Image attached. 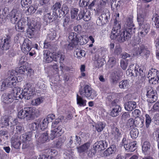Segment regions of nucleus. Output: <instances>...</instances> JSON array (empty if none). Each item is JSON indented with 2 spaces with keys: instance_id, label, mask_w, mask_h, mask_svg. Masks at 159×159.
<instances>
[{
  "instance_id": "nucleus-35",
  "label": "nucleus",
  "mask_w": 159,
  "mask_h": 159,
  "mask_svg": "<svg viewBox=\"0 0 159 159\" xmlns=\"http://www.w3.org/2000/svg\"><path fill=\"white\" fill-rule=\"evenodd\" d=\"M9 118L7 116H3L1 119V126L2 127H4L9 125Z\"/></svg>"
},
{
  "instance_id": "nucleus-33",
  "label": "nucleus",
  "mask_w": 159,
  "mask_h": 159,
  "mask_svg": "<svg viewBox=\"0 0 159 159\" xmlns=\"http://www.w3.org/2000/svg\"><path fill=\"white\" fill-rule=\"evenodd\" d=\"M81 96L77 94V103L80 107L84 106L86 105V101L83 99Z\"/></svg>"
},
{
  "instance_id": "nucleus-56",
  "label": "nucleus",
  "mask_w": 159,
  "mask_h": 159,
  "mask_svg": "<svg viewBox=\"0 0 159 159\" xmlns=\"http://www.w3.org/2000/svg\"><path fill=\"white\" fill-rule=\"evenodd\" d=\"M127 60H121L120 61V66L124 70L126 69L127 67Z\"/></svg>"
},
{
  "instance_id": "nucleus-8",
  "label": "nucleus",
  "mask_w": 159,
  "mask_h": 159,
  "mask_svg": "<svg viewBox=\"0 0 159 159\" xmlns=\"http://www.w3.org/2000/svg\"><path fill=\"white\" fill-rule=\"evenodd\" d=\"M91 18L90 13L85 10L84 8L82 7L80 10V13L77 17L76 20H79L83 19L84 21H88Z\"/></svg>"
},
{
  "instance_id": "nucleus-31",
  "label": "nucleus",
  "mask_w": 159,
  "mask_h": 159,
  "mask_svg": "<svg viewBox=\"0 0 159 159\" xmlns=\"http://www.w3.org/2000/svg\"><path fill=\"white\" fill-rule=\"evenodd\" d=\"M110 16V12L107 10L103 11L99 16L104 22L107 23L108 22V19Z\"/></svg>"
},
{
  "instance_id": "nucleus-21",
  "label": "nucleus",
  "mask_w": 159,
  "mask_h": 159,
  "mask_svg": "<svg viewBox=\"0 0 159 159\" xmlns=\"http://www.w3.org/2000/svg\"><path fill=\"white\" fill-rule=\"evenodd\" d=\"M56 31L53 30L52 31H50L48 34L47 39L44 43V47L45 48H47L48 47V45L49 44L48 43L49 41L53 40L56 36Z\"/></svg>"
},
{
  "instance_id": "nucleus-38",
  "label": "nucleus",
  "mask_w": 159,
  "mask_h": 159,
  "mask_svg": "<svg viewBox=\"0 0 159 159\" xmlns=\"http://www.w3.org/2000/svg\"><path fill=\"white\" fill-rule=\"evenodd\" d=\"M106 125L102 122H99L95 125L96 130L98 132H102L104 128Z\"/></svg>"
},
{
  "instance_id": "nucleus-4",
  "label": "nucleus",
  "mask_w": 159,
  "mask_h": 159,
  "mask_svg": "<svg viewBox=\"0 0 159 159\" xmlns=\"http://www.w3.org/2000/svg\"><path fill=\"white\" fill-rule=\"evenodd\" d=\"M145 17V16L143 14H139L138 15L137 20L140 26L139 31H141L142 32L146 31L147 34L149 29V25L144 20Z\"/></svg>"
},
{
  "instance_id": "nucleus-63",
  "label": "nucleus",
  "mask_w": 159,
  "mask_h": 159,
  "mask_svg": "<svg viewBox=\"0 0 159 159\" xmlns=\"http://www.w3.org/2000/svg\"><path fill=\"white\" fill-rule=\"evenodd\" d=\"M146 125L147 128H148L151 121V119L150 116L148 114L145 115Z\"/></svg>"
},
{
  "instance_id": "nucleus-23",
  "label": "nucleus",
  "mask_w": 159,
  "mask_h": 159,
  "mask_svg": "<svg viewBox=\"0 0 159 159\" xmlns=\"http://www.w3.org/2000/svg\"><path fill=\"white\" fill-rule=\"evenodd\" d=\"M136 107V103L134 101H129L125 104V109L128 111L133 110Z\"/></svg>"
},
{
  "instance_id": "nucleus-29",
  "label": "nucleus",
  "mask_w": 159,
  "mask_h": 159,
  "mask_svg": "<svg viewBox=\"0 0 159 159\" xmlns=\"http://www.w3.org/2000/svg\"><path fill=\"white\" fill-rule=\"evenodd\" d=\"M116 147L115 145H113L108 148L104 152V155L105 156H108L114 153L116 151Z\"/></svg>"
},
{
  "instance_id": "nucleus-62",
  "label": "nucleus",
  "mask_w": 159,
  "mask_h": 159,
  "mask_svg": "<svg viewBox=\"0 0 159 159\" xmlns=\"http://www.w3.org/2000/svg\"><path fill=\"white\" fill-rule=\"evenodd\" d=\"M36 11L35 8L32 6H30L26 11V13L28 14H31L34 13Z\"/></svg>"
},
{
  "instance_id": "nucleus-7",
  "label": "nucleus",
  "mask_w": 159,
  "mask_h": 159,
  "mask_svg": "<svg viewBox=\"0 0 159 159\" xmlns=\"http://www.w3.org/2000/svg\"><path fill=\"white\" fill-rule=\"evenodd\" d=\"M125 26L126 27V30L124 31L127 32L128 34H129V38L130 37L131 34L135 32V28L133 23V20L130 18H128L126 20Z\"/></svg>"
},
{
  "instance_id": "nucleus-22",
  "label": "nucleus",
  "mask_w": 159,
  "mask_h": 159,
  "mask_svg": "<svg viewBox=\"0 0 159 159\" xmlns=\"http://www.w3.org/2000/svg\"><path fill=\"white\" fill-rule=\"evenodd\" d=\"M61 5L59 2H56L53 5L52 9L53 11V13H55L57 14V16L59 17L60 13H62L61 11Z\"/></svg>"
},
{
  "instance_id": "nucleus-1",
  "label": "nucleus",
  "mask_w": 159,
  "mask_h": 159,
  "mask_svg": "<svg viewBox=\"0 0 159 159\" xmlns=\"http://www.w3.org/2000/svg\"><path fill=\"white\" fill-rule=\"evenodd\" d=\"M121 26L119 23H115L112 30L110 38L112 39L116 40L120 42H123L129 39V34L123 31L121 34Z\"/></svg>"
},
{
  "instance_id": "nucleus-19",
  "label": "nucleus",
  "mask_w": 159,
  "mask_h": 159,
  "mask_svg": "<svg viewBox=\"0 0 159 159\" xmlns=\"http://www.w3.org/2000/svg\"><path fill=\"white\" fill-rule=\"evenodd\" d=\"M20 14L16 10H13L11 13V21L13 24H16L19 20H20Z\"/></svg>"
},
{
  "instance_id": "nucleus-14",
  "label": "nucleus",
  "mask_w": 159,
  "mask_h": 159,
  "mask_svg": "<svg viewBox=\"0 0 159 159\" xmlns=\"http://www.w3.org/2000/svg\"><path fill=\"white\" fill-rule=\"evenodd\" d=\"M35 137L37 139V141L40 143H45L48 139V133L46 132L37 133Z\"/></svg>"
},
{
  "instance_id": "nucleus-13",
  "label": "nucleus",
  "mask_w": 159,
  "mask_h": 159,
  "mask_svg": "<svg viewBox=\"0 0 159 159\" xmlns=\"http://www.w3.org/2000/svg\"><path fill=\"white\" fill-rule=\"evenodd\" d=\"M58 16L57 14L55 13H53L52 15L50 13H48L45 14L43 16L44 22L47 25L48 24L55 20Z\"/></svg>"
},
{
  "instance_id": "nucleus-17",
  "label": "nucleus",
  "mask_w": 159,
  "mask_h": 159,
  "mask_svg": "<svg viewBox=\"0 0 159 159\" xmlns=\"http://www.w3.org/2000/svg\"><path fill=\"white\" fill-rule=\"evenodd\" d=\"M11 93L13 94L15 99L17 100L18 98L21 99L24 98L22 90L19 87L17 86L14 88Z\"/></svg>"
},
{
  "instance_id": "nucleus-42",
  "label": "nucleus",
  "mask_w": 159,
  "mask_h": 159,
  "mask_svg": "<svg viewBox=\"0 0 159 159\" xmlns=\"http://www.w3.org/2000/svg\"><path fill=\"white\" fill-rule=\"evenodd\" d=\"M54 129L58 134V136H61L64 132L63 127L61 125L55 128Z\"/></svg>"
},
{
  "instance_id": "nucleus-5",
  "label": "nucleus",
  "mask_w": 159,
  "mask_h": 159,
  "mask_svg": "<svg viewBox=\"0 0 159 159\" xmlns=\"http://www.w3.org/2000/svg\"><path fill=\"white\" fill-rule=\"evenodd\" d=\"M24 87L23 91L24 92V97L25 99H29L35 94L34 88L30 84L27 83Z\"/></svg>"
},
{
  "instance_id": "nucleus-51",
  "label": "nucleus",
  "mask_w": 159,
  "mask_h": 159,
  "mask_svg": "<svg viewBox=\"0 0 159 159\" xmlns=\"http://www.w3.org/2000/svg\"><path fill=\"white\" fill-rule=\"evenodd\" d=\"M154 76L153 77L149 78L148 81L149 83L152 84H156L159 82V77Z\"/></svg>"
},
{
  "instance_id": "nucleus-41",
  "label": "nucleus",
  "mask_w": 159,
  "mask_h": 159,
  "mask_svg": "<svg viewBox=\"0 0 159 159\" xmlns=\"http://www.w3.org/2000/svg\"><path fill=\"white\" fill-rule=\"evenodd\" d=\"M24 130V128L21 125H16V132L14 135L16 134L17 136H20V134L23 132Z\"/></svg>"
},
{
  "instance_id": "nucleus-64",
  "label": "nucleus",
  "mask_w": 159,
  "mask_h": 159,
  "mask_svg": "<svg viewBox=\"0 0 159 159\" xmlns=\"http://www.w3.org/2000/svg\"><path fill=\"white\" fill-rule=\"evenodd\" d=\"M31 2V0H21V4L23 7H25L30 4Z\"/></svg>"
},
{
  "instance_id": "nucleus-30",
  "label": "nucleus",
  "mask_w": 159,
  "mask_h": 159,
  "mask_svg": "<svg viewBox=\"0 0 159 159\" xmlns=\"http://www.w3.org/2000/svg\"><path fill=\"white\" fill-rule=\"evenodd\" d=\"M150 144L148 141H146L144 142L142 145V148L143 152L146 154L149 152L150 149Z\"/></svg>"
},
{
  "instance_id": "nucleus-25",
  "label": "nucleus",
  "mask_w": 159,
  "mask_h": 159,
  "mask_svg": "<svg viewBox=\"0 0 159 159\" xmlns=\"http://www.w3.org/2000/svg\"><path fill=\"white\" fill-rule=\"evenodd\" d=\"M25 24V22H23L22 20H19L15 26L16 30L19 32L23 31Z\"/></svg>"
},
{
  "instance_id": "nucleus-50",
  "label": "nucleus",
  "mask_w": 159,
  "mask_h": 159,
  "mask_svg": "<svg viewBox=\"0 0 159 159\" xmlns=\"http://www.w3.org/2000/svg\"><path fill=\"white\" fill-rule=\"evenodd\" d=\"M39 121L37 120V122H34L29 125V128L31 130H35L38 127Z\"/></svg>"
},
{
  "instance_id": "nucleus-40",
  "label": "nucleus",
  "mask_w": 159,
  "mask_h": 159,
  "mask_svg": "<svg viewBox=\"0 0 159 159\" xmlns=\"http://www.w3.org/2000/svg\"><path fill=\"white\" fill-rule=\"evenodd\" d=\"M111 134L115 138L118 139L121 136V134L119 129L116 128L113 130Z\"/></svg>"
},
{
  "instance_id": "nucleus-60",
  "label": "nucleus",
  "mask_w": 159,
  "mask_h": 159,
  "mask_svg": "<svg viewBox=\"0 0 159 159\" xmlns=\"http://www.w3.org/2000/svg\"><path fill=\"white\" fill-rule=\"evenodd\" d=\"M111 98L112 97L110 95L107 96V100L109 102V103H110L112 106H115L116 105H117L116 104L117 100H114L112 101L111 100Z\"/></svg>"
},
{
  "instance_id": "nucleus-61",
  "label": "nucleus",
  "mask_w": 159,
  "mask_h": 159,
  "mask_svg": "<svg viewBox=\"0 0 159 159\" xmlns=\"http://www.w3.org/2000/svg\"><path fill=\"white\" fill-rule=\"evenodd\" d=\"M70 20L69 16H65L64 17L63 22V26L64 27L66 28V26L68 25Z\"/></svg>"
},
{
  "instance_id": "nucleus-58",
  "label": "nucleus",
  "mask_w": 159,
  "mask_h": 159,
  "mask_svg": "<svg viewBox=\"0 0 159 159\" xmlns=\"http://www.w3.org/2000/svg\"><path fill=\"white\" fill-rule=\"evenodd\" d=\"M143 49L142 50L141 55L146 56H147L150 54V52L149 50L147 48H146L144 46H142Z\"/></svg>"
},
{
  "instance_id": "nucleus-47",
  "label": "nucleus",
  "mask_w": 159,
  "mask_h": 159,
  "mask_svg": "<svg viewBox=\"0 0 159 159\" xmlns=\"http://www.w3.org/2000/svg\"><path fill=\"white\" fill-rule=\"evenodd\" d=\"M61 10L62 11V13H60V17H61L64 14H67L69 11L68 7L66 5H63L61 8Z\"/></svg>"
},
{
  "instance_id": "nucleus-34",
  "label": "nucleus",
  "mask_w": 159,
  "mask_h": 159,
  "mask_svg": "<svg viewBox=\"0 0 159 159\" xmlns=\"http://www.w3.org/2000/svg\"><path fill=\"white\" fill-rule=\"evenodd\" d=\"M74 55L75 57L77 58H81L85 55V52L84 51L77 48L74 51Z\"/></svg>"
},
{
  "instance_id": "nucleus-10",
  "label": "nucleus",
  "mask_w": 159,
  "mask_h": 159,
  "mask_svg": "<svg viewBox=\"0 0 159 159\" xmlns=\"http://www.w3.org/2000/svg\"><path fill=\"white\" fill-rule=\"evenodd\" d=\"M108 146V143L105 140H101L95 143L93 145L95 151H100L104 150Z\"/></svg>"
},
{
  "instance_id": "nucleus-53",
  "label": "nucleus",
  "mask_w": 159,
  "mask_h": 159,
  "mask_svg": "<svg viewBox=\"0 0 159 159\" xmlns=\"http://www.w3.org/2000/svg\"><path fill=\"white\" fill-rule=\"evenodd\" d=\"M26 71H27L26 67L24 66H21L16 69V71L20 74H24Z\"/></svg>"
},
{
  "instance_id": "nucleus-39",
  "label": "nucleus",
  "mask_w": 159,
  "mask_h": 159,
  "mask_svg": "<svg viewBox=\"0 0 159 159\" xmlns=\"http://www.w3.org/2000/svg\"><path fill=\"white\" fill-rule=\"evenodd\" d=\"M121 2V0H113L111 5V7L113 9L117 10Z\"/></svg>"
},
{
  "instance_id": "nucleus-9",
  "label": "nucleus",
  "mask_w": 159,
  "mask_h": 159,
  "mask_svg": "<svg viewBox=\"0 0 159 159\" xmlns=\"http://www.w3.org/2000/svg\"><path fill=\"white\" fill-rule=\"evenodd\" d=\"M53 60L57 61V57L55 55L47 50L43 51V61L47 63L51 62Z\"/></svg>"
},
{
  "instance_id": "nucleus-54",
  "label": "nucleus",
  "mask_w": 159,
  "mask_h": 159,
  "mask_svg": "<svg viewBox=\"0 0 159 159\" xmlns=\"http://www.w3.org/2000/svg\"><path fill=\"white\" fill-rule=\"evenodd\" d=\"M24 142L22 146V149L30 148H32L33 145L30 142L25 141Z\"/></svg>"
},
{
  "instance_id": "nucleus-43",
  "label": "nucleus",
  "mask_w": 159,
  "mask_h": 159,
  "mask_svg": "<svg viewBox=\"0 0 159 159\" xmlns=\"http://www.w3.org/2000/svg\"><path fill=\"white\" fill-rule=\"evenodd\" d=\"M25 111V108H24L19 111L18 114V118L20 119H24L25 118L26 119Z\"/></svg>"
},
{
  "instance_id": "nucleus-44",
  "label": "nucleus",
  "mask_w": 159,
  "mask_h": 159,
  "mask_svg": "<svg viewBox=\"0 0 159 159\" xmlns=\"http://www.w3.org/2000/svg\"><path fill=\"white\" fill-rule=\"evenodd\" d=\"M78 11V9L76 8H72L70 11L71 18H75L77 16Z\"/></svg>"
},
{
  "instance_id": "nucleus-46",
  "label": "nucleus",
  "mask_w": 159,
  "mask_h": 159,
  "mask_svg": "<svg viewBox=\"0 0 159 159\" xmlns=\"http://www.w3.org/2000/svg\"><path fill=\"white\" fill-rule=\"evenodd\" d=\"M139 132L138 130L136 128H133L130 132V135L133 139L136 138L138 135Z\"/></svg>"
},
{
  "instance_id": "nucleus-52",
  "label": "nucleus",
  "mask_w": 159,
  "mask_h": 159,
  "mask_svg": "<svg viewBox=\"0 0 159 159\" xmlns=\"http://www.w3.org/2000/svg\"><path fill=\"white\" fill-rule=\"evenodd\" d=\"M43 101V99L42 98H39L32 100L31 103L33 105L38 106L42 103Z\"/></svg>"
},
{
  "instance_id": "nucleus-48",
  "label": "nucleus",
  "mask_w": 159,
  "mask_h": 159,
  "mask_svg": "<svg viewBox=\"0 0 159 159\" xmlns=\"http://www.w3.org/2000/svg\"><path fill=\"white\" fill-rule=\"evenodd\" d=\"M142 49H143L142 46L138 48H134L133 50L134 55L136 56H139L141 55Z\"/></svg>"
},
{
  "instance_id": "nucleus-36",
  "label": "nucleus",
  "mask_w": 159,
  "mask_h": 159,
  "mask_svg": "<svg viewBox=\"0 0 159 159\" xmlns=\"http://www.w3.org/2000/svg\"><path fill=\"white\" fill-rule=\"evenodd\" d=\"M38 120H39V125L40 127L41 130H44L47 127L49 123L47 119L44 118L42 121H41L39 119Z\"/></svg>"
},
{
  "instance_id": "nucleus-20",
  "label": "nucleus",
  "mask_w": 159,
  "mask_h": 159,
  "mask_svg": "<svg viewBox=\"0 0 159 159\" xmlns=\"http://www.w3.org/2000/svg\"><path fill=\"white\" fill-rule=\"evenodd\" d=\"M10 37H7L1 39V49L3 50H7L9 49L10 47Z\"/></svg>"
},
{
  "instance_id": "nucleus-16",
  "label": "nucleus",
  "mask_w": 159,
  "mask_h": 159,
  "mask_svg": "<svg viewBox=\"0 0 159 159\" xmlns=\"http://www.w3.org/2000/svg\"><path fill=\"white\" fill-rule=\"evenodd\" d=\"M20 77L19 76L17 78L16 77L12 76L8 77L5 79L7 87H12L16 85L17 83L19 82L18 79Z\"/></svg>"
},
{
  "instance_id": "nucleus-2",
  "label": "nucleus",
  "mask_w": 159,
  "mask_h": 159,
  "mask_svg": "<svg viewBox=\"0 0 159 159\" xmlns=\"http://www.w3.org/2000/svg\"><path fill=\"white\" fill-rule=\"evenodd\" d=\"M79 92L83 98H86L89 99H94L97 96L96 92L88 85H85L83 89H80Z\"/></svg>"
},
{
  "instance_id": "nucleus-57",
  "label": "nucleus",
  "mask_w": 159,
  "mask_h": 159,
  "mask_svg": "<svg viewBox=\"0 0 159 159\" xmlns=\"http://www.w3.org/2000/svg\"><path fill=\"white\" fill-rule=\"evenodd\" d=\"M137 143L136 141H134L130 143L129 151L133 152L134 151L137 147Z\"/></svg>"
},
{
  "instance_id": "nucleus-55",
  "label": "nucleus",
  "mask_w": 159,
  "mask_h": 159,
  "mask_svg": "<svg viewBox=\"0 0 159 159\" xmlns=\"http://www.w3.org/2000/svg\"><path fill=\"white\" fill-rule=\"evenodd\" d=\"M31 139V134H25L22 135L21 138V140L23 142H30Z\"/></svg>"
},
{
  "instance_id": "nucleus-37",
  "label": "nucleus",
  "mask_w": 159,
  "mask_h": 159,
  "mask_svg": "<svg viewBox=\"0 0 159 159\" xmlns=\"http://www.w3.org/2000/svg\"><path fill=\"white\" fill-rule=\"evenodd\" d=\"M144 120L139 117L136 118L135 119L134 125L137 127H142L143 125Z\"/></svg>"
},
{
  "instance_id": "nucleus-18",
  "label": "nucleus",
  "mask_w": 159,
  "mask_h": 159,
  "mask_svg": "<svg viewBox=\"0 0 159 159\" xmlns=\"http://www.w3.org/2000/svg\"><path fill=\"white\" fill-rule=\"evenodd\" d=\"M14 99H15L14 96L11 93L9 94L4 93L2 94L1 97L2 101L6 104L12 102Z\"/></svg>"
},
{
  "instance_id": "nucleus-49",
  "label": "nucleus",
  "mask_w": 159,
  "mask_h": 159,
  "mask_svg": "<svg viewBox=\"0 0 159 159\" xmlns=\"http://www.w3.org/2000/svg\"><path fill=\"white\" fill-rule=\"evenodd\" d=\"M8 87L7 86L5 79L2 80L0 81V91H3Z\"/></svg>"
},
{
  "instance_id": "nucleus-27",
  "label": "nucleus",
  "mask_w": 159,
  "mask_h": 159,
  "mask_svg": "<svg viewBox=\"0 0 159 159\" xmlns=\"http://www.w3.org/2000/svg\"><path fill=\"white\" fill-rule=\"evenodd\" d=\"M90 146V145L89 143H87L79 147H77V148L78 152L81 153L87 151L89 148Z\"/></svg>"
},
{
  "instance_id": "nucleus-6",
  "label": "nucleus",
  "mask_w": 159,
  "mask_h": 159,
  "mask_svg": "<svg viewBox=\"0 0 159 159\" xmlns=\"http://www.w3.org/2000/svg\"><path fill=\"white\" fill-rule=\"evenodd\" d=\"M25 108L27 120L32 119L39 115L40 111L38 109L32 107H25Z\"/></svg>"
},
{
  "instance_id": "nucleus-24",
  "label": "nucleus",
  "mask_w": 159,
  "mask_h": 159,
  "mask_svg": "<svg viewBox=\"0 0 159 159\" xmlns=\"http://www.w3.org/2000/svg\"><path fill=\"white\" fill-rule=\"evenodd\" d=\"M121 111V108L120 106L116 105L112 108L110 113V115L112 116L116 117L119 114V113Z\"/></svg>"
},
{
  "instance_id": "nucleus-3",
  "label": "nucleus",
  "mask_w": 159,
  "mask_h": 159,
  "mask_svg": "<svg viewBox=\"0 0 159 159\" xmlns=\"http://www.w3.org/2000/svg\"><path fill=\"white\" fill-rule=\"evenodd\" d=\"M79 40L78 35L76 33L73 32L70 33L67 39L69 43L65 45V48L67 50H71L74 48H76Z\"/></svg>"
},
{
  "instance_id": "nucleus-26",
  "label": "nucleus",
  "mask_w": 159,
  "mask_h": 159,
  "mask_svg": "<svg viewBox=\"0 0 159 159\" xmlns=\"http://www.w3.org/2000/svg\"><path fill=\"white\" fill-rule=\"evenodd\" d=\"M133 72V75L134 76H139L142 77H143L144 75L143 72V70L139 68V66L137 65H135Z\"/></svg>"
},
{
  "instance_id": "nucleus-32",
  "label": "nucleus",
  "mask_w": 159,
  "mask_h": 159,
  "mask_svg": "<svg viewBox=\"0 0 159 159\" xmlns=\"http://www.w3.org/2000/svg\"><path fill=\"white\" fill-rule=\"evenodd\" d=\"M66 140V137L62 136L58 139L55 143L56 147L57 148H61Z\"/></svg>"
},
{
  "instance_id": "nucleus-12",
  "label": "nucleus",
  "mask_w": 159,
  "mask_h": 159,
  "mask_svg": "<svg viewBox=\"0 0 159 159\" xmlns=\"http://www.w3.org/2000/svg\"><path fill=\"white\" fill-rule=\"evenodd\" d=\"M21 136L13 135L11 139V146L16 149H19L21 145Z\"/></svg>"
},
{
  "instance_id": "nucleus-15",
  "label": "nucleus",
  "mask_w": 159,
  "mask_h": 159,
  "mask_svg": "<svg viewBox=\"0 0 159 159\" xmlns=\"http://www.w3.org/2000/svg\"><path fill=\"white\" fill-rule=\"evenodd\" d=\"M31 42L28 39L24 40L22 46V50L25 54H28L31 49Z\"/></svg>"
},
{
  "instance_id": "nucleus-28",
  "label": "nucleus",
  "mask_w": 159,
  "mask_h": 159,
  "mask_svg": "<svg viewBox=\"0 0 159 159\" xmlns=\"http://www.w3.org/2000/svg\"><path fill=\"white\" fill-rule=\"evenodd\" d=\"M130 81L129 80H122L119 83V87L124 89H128L130 85Z\"/></svg>"
},
{
  "instance_id": "nucleus-45",
  "label": "nucleus",
  "mask_w": 159,
  "mask_h": 159,
  "mask_svg": "<svg viewBox=\"0 0 159 159\" xmlns=\"http://www.w3.org/2000/svg\"><path fill=\"white\" fill-rule=\"evenodd\" d=\"M35 26L34 25H32L31 24H28L29 28L27 30V33L31 36L33 34V32L35 30Z\"/></svg>"
},
{
  "instance_id": "nucleus-11",
  "label": "nucleus",
  "mask_w": 159,
  "mask_h": 159,
  "mask_svg": "<svg viewBox=\"0 0 159 159\" xmlns=\"http://www.w3.org/2000/svg\"><path fill=\"white\" fill-rule=\"evenodd\" d=\"M157 95L156 91L152 89L147 91L146 95L148 98V102L151 103L155 102L157 99Z\"/></svg>"
},
{
  "instance_id": "nucleus-59",
  "label": "nucleus",
  "mask_w": 159,
  "mask_h": 159,
  "mask_svg": "<svg viewBox=\"0 0 159 159\" xmlns=\"http://www.w3.org/2000/svg\"><path fill=\"white\" fill-rule=\"evenodd\" d=\"M89 0H80L79 5L81 7H85L89 5Z\"/></svg>"
}]
</instances>
